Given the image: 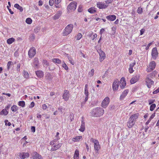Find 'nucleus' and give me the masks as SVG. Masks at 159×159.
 Here are the masks:
<instances>
[{"label": "nucleus", "instance_id": "obj_20", "mask_svg": "<svg viewBox=\"0 0 159 159\" xmlns=\"http://www.w3.org/2000/svg\"><path fill=\"white\" fill-rule=\"evenodd\" d=\"M129 92V90L128 89L125 90L120 95V99L121 100H123L124 98L126 96Z\"/></svg>", "mask_w": 159, "mask_h": 159}, {"label": "nucleus", "instance_id": "obj_40", "mask_svg": "<svg viewBox=\"0 0 159 159\" xmlns=\"http://www.w3.org/2000/svg\"><path fill=\"white\" fill-rule=\"evenodd\" d=\"M156 107V105L155 104H152L151 105L150 107V110L151 111H153Z\"/></svg>", "mask_w": 159, "mask_h": 159}, {"label": "nucleus", "instance_id": "obj_4", "mask_svg": "<svg viewBox=\"0 0 159 159\" xmlns=\"http://www.w3.org/2000/svg\"><path fill=\"white\" fill-rule=\"evenodd\" d=\"M110 102V99L109 97H106L102 101L101 106L104 108H106L108 106Z\"/></svg>", "mask_w": 159, "mask_h": 159}, {"label": "nucleus", "instance_id": "obj_16", "mask_svg": "<svg viewBox=\"0 0 159 159\" xmlns=\"http://www.w3.org/2000/svg\"><path fill=\"white\" fill-rule=\"evenodd\" d=\"M32 156L34 159H43L41 156L36 152H33Z\"/></svg>", "mask_w": 159, "mask_h": 159}, {"label": "nucleus", "instance_id": "obj_43", "mask_svg": "<svg viewBox=\"0 0 159 159\" xmlns=\"http://www.w3.org/2000/svg\"><path fill=\"white\" fill-rule=\"evenodd\" d=\"M62 66L66 70L68 69V67L65 63L62 64Z\"/></svg>", "mask_w": 159, "mask_h": 159}, {"label": "nucleus", "instance_id": "obj_37", "mask_svg": "<svg viewBox=\"0 0 159 159\" xmlns=\"http://www.w3.org/2000/svg\"><path fill=\"white\" fill-rule=\"evenodd\" d=\"M94 70L93 69H92L91 70V71L89 72L88 73V75L89 77H92V76L94 74Z\"/></svg>", "mask_w": 159, "mask_h": 159}, {"label": "nucleus", "instance_id": "obj_33", "mask_svg": "<svg viewBox=\"0 0 159 159\" xmlns=\"http://www.w3.org/2000/svg\"><path fill=\"white\" fill-rule=\"evenodd\" d=\"M13 62L11 61H9L8 62L7 65V69L8 70H9L11 67V66L13 65Z\"/></svg>", "mask_w": 159, "mask_h": 159}, {"label": "nucleus", "instance_id": "obj_6", "mask_svg": "<svg viewBox=\"0 0 159 159\" xmlns=\"http://www.w3.org/2000/svg\"><path fill=\"white\" fill-rule=\"evenodd\" d=\"M94 147L95 153L97 154H99L98 151L101 149V146L98 141L95 142Z\"/></svg>", "mask_w": 159, "mask_h": 159}, {"label": "nucleus", "instance_id": "obj_34", "mask_svg": "<svg viewBox=\"0 0 159 159\" xmlns=\"http://www.w3.org/2000/svg\"><path fill=\"white\" fill-rule=\"evenodd\" d=\"M18 104L19 106L24 107L25 106V102L24 101H20L19 102Z\"/></svg>", "mask_w": 159, "mask_h": 159}, {"label": "nucleus", "instance_id": "obj_30", "mask_svg": "<svg viewBox=\"0 0 159 159\" xmlns=\"http://www.w3.org/2000/svg\"><path fill=\"white\" fill-rule=\"evenodd\" d=\"M8 113V112L7 111L6 109H4L2 110L0 112L1 115H7Z\"/></svg>", "mask_w": 159, "mask_h": 159}, {"label": "nucleus", "instance_id": "obj_32", "mask_svg": "<svg viewBox=\"0 0 159 159\" xmlns=\"http://www.w3.org/2000/svg\"><path fill=\"white\" fill-rule=\"evenodd\" d=\"M52 61L54 63H56L58 64L61 63V61L58 58H54L52 59Z\"/></svg>", "mask_w": 159, "mask_h": 159}, {"label": "nucleus", "instance_id": "obj_26", "mask_svg": "<svg viewBox=\"0 0 159 159\" xmlns=\"http://www.w3.org/2000/svg\"><path fill=\"white\" fill-rule=\"evenodd\" d=\"M36 74L38 77L41 78L43 76V72L41 71H37L36 72Z\"/></svg>", "mask_w": 159, "mask_h": 159}, {"label": "nucleus", "instance_id": "obj_25", "mask_svg": "<svg viewBox=\"0 0 159 159\" xmlns=\"http://www.w3.org/2000/svg\"><path fill=\"white\" fill-rule=\"evenodd\" d=\"M85 129V123L84 120H82L80 128L79 129L80 131L83 132L84 131Z\"/></svg>", "mask_w": 159, "mask_h": 159}, {"label": "nucleus", "instance_id": "obj_1", "mask_svg": "<svg viewBox=\"0 0 159 159\" xmlns=\"http://www.w3.org/2000/svg\"><path fill=\"white\" fill-rule=\"evenodd\" d=\"M104 113V110L101 107H97L93 109L90 112L91 116L94 117H100Z\"/></svg>", "mask_w": 159, "mask_h": 159}, {"label": "nucleus", "instance_id": "obj_31", "mask_svg": "<svg viewBox=\"0 0 159 159\" xmlns=\"http://www.w3.org/2000/svg\"><path fill=\"white\" fill-rule=\"evenodd\" d=\"M15 41V39L13 38H11L7 39V43L8 44H11Z\"/></svg>", "mask_w": 159, "mask_h": 159}, {"label": "nucleus", "instance_id": "obj_39", "mask_svg": "<svg viewBox=\"0 0 159 159\" xmlns=\"http://www.w3.org/2000/svg\"><path fill=\"white\" fill-rule=\"evenodd\" d=\"M25 21L28 24H30L32 22V20L31 18H28L26 19Z\"/></svg>", "mask_w": 159, "mask_h": 159}, {"label": "nucleus", "instance_id": "obj_14", "mask_svg": "<svg viewBox=\"0 0 159 159\" xmlns=\"http://www.w3.org/2000/svg\"><path fill=\"white\" fill-rule=\"evenodd\" d=\"M140 75H137L133 77L130 80V82L131 84H133L138 81Z\"/></svg>", "mask_w": 159, "mask_h": 159}, {"label": "nucleus", "instance_id": "obj_11", "mask_svg": "<svg viewBox=\"0 0 159 159\" xmlns=\"http://www.w3.org/2000/svg\"><path fill=\"white\" fill-rule=\"evenodd\" d=\"M18 157L21 159H24L29 157V154L27 152H19L17 154Z\"/></svg>", "mask_w": 159, "mask_h": 159}, {"label": "nucleus", "instance_id": "obj_2", "mask_svg": "<svg viewBox=\"0 0 159 159\" xmlns=\"http://www.w3.org/2000/svg\"><path fill=\"white\" fill-rule=\"evenodd\" d=\"M139 116L138 114H135L130 116L127 124V126L129 128H131L134 125L136 120L138 118Z\"/></svg>", "mask_w": 159, "mask_h": 159}, {"label": "nucleus", "instance_id": "obj_23", "mask_svg": "<svg viewBox=\"0 0 159 159\" xmlns=\"http://www.w3.org/2000/svg\"><path fill=\"white\" fill-rule=\"evenodd\" d=\"M106 18L109 20L113 21L116 19V16L115 15L107 16Z\"/></svg>", "mask_w": 159, "mask_h": 159}, {"label": "nucleus", "instance_id": "obj_59", "mask_svg": "<svg viewBox=\"0 0 159 159\" xmlns=\"http://www.w3.org/2000/svg\"><path fill=\"white\" fill-rule=\"evenodd\" d=\"M145 31V30L144 29H142L140 30V35H141L143 34Z\"/></svg>", "mask_w": 159, "mask_h": 159}, {"label": "nucleus", "instance_id": "obj_55", "mask_svg": "<svg viewBox=\"0 0 159 159\" xmlns=\"http://www.w3.org/2000/svg\"><path fill=\"white\" fill-rule=\"evenodd\" d=\"M112 30L113 31L112 33L114 34L116 33V28L115 27H112Z\"/></svg>", "mask_w": 159, "mask_h": 159}, {"label": "nucleus", "instance_id": "obj_46", "mask_svg": "<svg viewBox=\"0 0 159 159\" xmlns=\"http://www.w3.org/2000/svg\"><path fill=\"white\" fill-rule=\"evenodd\" d=\"M155 101V100L150 99L148 100L149 104L151 105L152 103L154 102Z\"/></svg>", "mask_w": 159, "mask_h": 159}, {"label": "nucleus", "instance_id": "obj_10", "mask_svg": "<svg viewBox=\"0 0 159 159\" xmlns=\"http://www.w3.org/2000/svg\"><path fill=\"white\" fill-rule=\"evenodd\" d=\"M97 6L99 9H103L106 8L108 5L105 4L104 2H99L97 3Z\"/></svg>", "mask_w": 159, "mask_h": 159}, {"label": "nucleus", "instance_id": "obj_24", "mask_svg": "<svg viewBox=\"0 0 159 159\" xmlns=\"http://www.w3.org/2000/svg\"><path fill=\"white\" fill-rule=\"evenodd\" d=\"M61 14V12L60 11H58L57 13L54 16L53 18L54 20H57L59 18Z\"/></svg>", "mask_w": 159, "mask_h": 159}, {"label": "nucleus", "instance_id": "obj_61", "mask_svg": "<svg viewBox=\"0 0 159 159\" xmlns=\"http://www.w3.org/2000/svg\"><path fill=\"white\" fill-rule=\"evenodd\" d=\"M43 2L41 1H39V5L40 6L42 5Z\"/></svg>", "mask_w": 159, "mask_h": 159}, {"label": "nucleus", "instance_id": "obj_44", "mask_svg": "<svg viewBox=\"0 0 159 159\" xmlns=\"http://www.w3.org/2000/svg\"><path fill=\"white\" fill-rule=\"evenodd\" d=\"M54 2L53 0H50L49 2V5L51 6H52L53 5Z\"/></svg>", "mask_w": 159, "mask_h": 159}, {"label": "nucleus", "instance_id": "obj_47", "mask_svg": "<svg viewBox=\"0 0 159 159\" xmlns=\"http://www.w3.org/2000/svg\"><path fill=\"white\" fill-rule=\"evenodd\" d=\"M59 133L58 132L57 133L56 135V137L57 138L56 140V139L57 140L60 139V138L59 136Z\"/></svg>", "mask_w": 159, "mask_h": 159}, {"label": "nucleus", "instance_id": "obj_38", "mask_svg": "<svg viewBox=\"0 0 159 159\" xmlns=\"http://www.w3.org/2000/svg\"><path fill=\"white\" fill-rule=\"evenodd\" d=\"M82 35L81 34L79 33L77 36H75V38L77 40L80 39L82 37Z\"/></svg>", "mask_w": 159, "mask_h": 159}, {"label": "nucleus", "instance_id": "obj_35", "mask_svg": "<svg viewBox=\"0 0 159 159\" xmlns=\"http://www.w3.org/2000/svg\"><path fill=\"white\" fill-rule=\"evenodd\" d=\"M82 138V136H76L75 137L73 138V141H79Z\"/></svg>", "mask_w": 159, "mask_h": 159}, {"label": "nucleus", "instance_id": "obj_64", "mask_svg": "<svg viewBox=\"0 0 159 159\" xmlns=\"http://www.w3.org/2000/svg\"><path fill=\"white\" fill-rule=\"evenodd\" d=\"M10 106H11V105H8L6 107H5V109H6V110H8V109H9L10 107Z\"/></svg>", "mask_w": 159, "mask_h": 159}, {"label": "nucleus", "instance_id": "obj_58", "mask_svg": "<svg viewBox=\"0 0 159 159\" xmlns=\"http://www.w3.org/2000/svg\"><path fill=\"white\" fill-rule=\"evenodd\" d=\"M55 140L56 139H55L54 140H53V141H51L50 143V145H53L54 144Z\"/></svg>", "mask_w": 159, "mask_h": 159}, {"label": "nucleus", "instance_id": "obj_12", "mask_svg": "<svg viewBox=\"0 0 159 159\" xmlns=\"http://www.w3.org/2000/svg\"><path fill=\"white\" fill-rule=\"evenodd\" d=\"M70 96V94L69 91L66 90H65L62 96L63 99H64L65 101H67L68 100Z\"/></svg>", "mask_w": 159, "mask_h": 159}, {"label": "nucleus", "instance_id": "obj_54", "mask_svg": "<svg viewBox=\"0 0 159 159\" xmlns=\"http://www.w3.org/2000/svg\"><path fill=\"white\" fill-rule=\"evenodd\" d=\"M47 108V106L46 104H43L42 106V108L43 110H45Z\"/></svg>", "mask_w": 159, "mask_h": 159}, {"label": "nucleus", "instance_id": "obj_63", "mask_svg": "<svg viewBox=\"0 0 159 159\" xmlns=\"http://www.w3.org/2000/svg\"><path fill=\"white\" fill-rule=\"evenodd\" d=\"M43 62L44 64H46L47 66L48 65V63L47 62V61L44 60H43Z\"/></svg>", "mask_w": 159, "mask_h": 159}, {"label": "nucleus", "instance_id": "obj_45", "mask_svg": "<svg viewBox=\"0 0 159 159\" xmlns=\"http://www.w3.org/2000/svg\"><path fill=\"white\" fill-rule=\"evenodd\" d=\"M69 60L70 62V63L72 64V65H74V62L73 60V59L71 57L69 58Z\"/></svg>", "mask_w": 159, "mask_h": 159}, {"label": "nucleus", "instance_id": "obj_56", "mask_svg": "<svg viewBox=\"0 0 159 159\" xmlns=\"http://www.w3.org/2000/svg\"><path fill=\"white\" fill-rule=\"evenodd\" d=\"M90 141L93 142L94 144L95 143V142L98 141V140L96 139H93V138H91V139H90Z\"/></svg>", "mask_w": 159, "mask_h": 159}, {"label": "nucleus", "instance_id": "obj_9", "mask_svg": "<svg viewBox=\"0 0 159 159\" xmlns=\"http://www.w3.org/2000/svg\"><path fill=\"white\" fill-rule=\"evenodd\" d=\"M119 86V81L118 80H116L113 82L112 84V88L114 91L117 90Z\"/></svg>", "mask_w": 159, "mask_h": 159}, {"label": "nucleus", "instance_id": "obj_21", "mask_svg": "<svg viewBox=\"0 0 159 159\" xmlns=\"http://www.w3.org/2000/svg\"><path fill=\"white\" fill-rule=\"evenodd\" d=\"M62 144L61 143H59L58 144L55 145L52 147L51 149V150L52 151H54L57 150L59 149L62 146Z\"/></svg>", "mask_w": 159, "mask_h": 159}, {"label": "nucleus", "instance_id": "obj_60", "mask_svg": "<svg viewBox=\"0 0 159 159\" xmlns=\"http://www.w3.org/2000/svg\"><path fill=\"white\" fill-rule=\"evenodd\" d=\"M97 36V35L96 34H95L93 35V38L92 39L93 40H94V39L96 38Z\"/></svg>", "mask_w": 159, "mask_h": 159}, {"label": "nucleus", "instance_id": "obj_36", "mask_svg": "<svg viewBox=\"0 0 159 159\" xmlns=\"http://www.w3.org/2000/svg\"><path fill=\"white\" fill-rule=\"evenodd\" d=\"M11 109L13 111L15 112L18 110V107L14 105L11 107Z\"/></svg>", "mask_w": 159, "mask_h": 159}, {"label": "nucleus", "instance_id": "obj_7", "mask_svg": "<svg viewBox=\"0 0 159 159\" xmlns=\"http://www.w3.org/2000/svg\"><path fill=\"white\" fill-rule=\"evenodd\" d=\"M36 51L35 48L33 47L31 48L28 52V55L30 58H32L36 54Z\"/></svg>", "mask_w": 159, "mask_h": 159}, {"label": "nucleus", "instance_id": "obj_5", "mask_svg": "<svg viewBox=\"0 0 159 159\" xmlns=\"http://www.w3.org/2000/svg\"><path fill=\"white\" fill-rule=\"evenodd\" d=\"M156 63L154 61H152L149 64L148 68L147 69V71L149 72L155 68Z\"/></svg>", "mask_w": 159, "mask_h": 159}, {"label": "nucleus", "instance_id": "obj_13", "mask_svg": "<svg viewBox=\"0 0 159 159\" xmlns=\"http://www.w3.org/2000/svg\"><path fill=\"white\" fill-rule=\"evenodd\" d=\"M146 81L147 84V86L148 88H150L151 85L154 84V81L149 78L148 75L147 77Z\"/></svg>", "mask_w": 159, "mask_h": 159}, {"label": "nucleus", "instance_id": "obj_27", "mask_svg": "<svg viewBox=\"0 0 159 159\" xmlns=\"http://www.w3.org/2000/svg\"><path fill=\"white\" fill-rule=\"evenodd\" d=\"M88 11L91 14L94 13L96 11V8L94 7H91L88 10Z\"/></svg>", "mask_w": 159, "mask_h": 159}, {"label": "nucleus", "instance_id": "obj_17", "mask_svg": "<svg viewBox=\"0 0 159 159\" xmlns=\"http://www.w3.org/2000/svg\"><path fill=\"white\" fill-rule=\"evenodd\" d=\"M120 82L121 84L120 85V87L121 89H124L126 85V82L125 80V78L123 77L120 80Z\"/></svg>", "mask_w": 159, "mask_h": 159}, {"label": "nucleus", "instance_id": "obj_53", "mask_svg": "<svg viewBox=\"0 0 159 159\" xmlns=\"http://www.w3.org/2000/svg\"><path fill=\"white\" fill-rule=\"evenodd\" d=\"M159 92V87L156 90L153 91V94H155L157 93H158Z\"/></svg>", "mask_w": 159, "mask_h": 159}, {"label": "nucleus", "instance_id": "obj_42", "mask_svg": "<svg viewBox=\"0 0 159 159\" xmlns=\"http://www.w3.org/2000/svg\"><path fill=\"white\" fill-rule=\"evenodd\" d=\"M143 9L142 8L139 7L138 8L137 10V12L139 14H141L142 12Z\"/></svg>", "mask_w": 159, "mask_h": 159}, {"label": "nucleus", "instance_id": "obj_8", "mask_svg": "<svg viewBox=\"0 0 159 159\" xmlns=\"http://www.w3.org/2000/svg\"><path fill=\"white\" fill-rule=\"evenodd\" d=\"M151 54L152 58L153 60H155L158 55V53L156 48H154L152 49Z\"/></svg>", "mask_w": 159, "mask_h": 159}, {"label": "nucleus", "instance_id": "obj_18", "mask_svg": "<svg viewBox=\"0 0 159 159\" xmlns=\"http://www.w3.org/2000/svg\"><path fill=\"white\" fill-rule=\"evenodd\" d=\"M100 56V62L102 61L105 58V54L104 52L100 51L99 52Z\"/></svg>", "mask_w": 159, "mask_h": 159}, {"label": "nucleus", "instance_id": "obj_52", "mask_svg": "<svg viewBox=\"0 0 159 159\" xmlns=\"http://www.w3.org/2000/svg\"><path fill=\"white\" fill-rule=\"evenodd\" d=\"M34 102H32L29 106L30 108H32L34 106Z\"/></svg>", "mask_w": 159, "mask_h": 159}, {"label": "nucleus", "instance_id": "obj_3", "mask_svg": "<svg viewBox=\"0 0 159 159\" xmlns=\"http://www.w3.org/2000/svg\"><path fill=\"white\" fill-rule=\"evenodd\" d=\"M73 25L72 24L68 25L65 28V31L63 33V35L66 36L70 33L73 29Z\"/></svg>", "mask_w": 159, "mask_h": 159}, {"label": "nucleus", "instance_id": "obj_51", "mask_svg": "<svg viewBox=\"0 0 159 159\" xmlns=\"http://www.w3.org/2000/svg\"><path fill=\"white\" fill-rule=\"evenodd\" d=\"M84 94L85 95V96H89V92L88 91V89L84 90Z\"/></svg>", "mask_w": 159, "mask_h": 159}, {"label": "nucleus", "instance_id": "obj_50", "mask_svg": "<svg viewBox=\"0 0 159 159\" xmlns=\"http://www.w3.org/2000/svg\"><path fill=\"white\" fill-rule=\"evenodd\" d=\"M31 131L32 132L34 133L35 131V128L34 126H31Z\"/></svg>", "mask_w": 159, "mask_h": 159}, {"label": "nucleus", "instance_id": "obj_22", "mask_svg": "<svg viewBox=\"0 0 159 159\" xmlns=\"http://www.w3.org/2000/svg\"><path fill=\"white\" fill-rule=\"evenodd\" d=\"M135 61H134L133 63L130 64L129 70L130 73H132L134 72V70H133V67L135 65Z\"/></svg>", "mask_w": 159, "mask_h": 159}, {"label": "nucleus", "instance_id": "obj_49", "mask_svg": "<svg viewBox=\"0 0 159 159\" xmlns=\"http://www.w3.org/2000/svg\"><path fill=\"white\" fill-rule=\"evenodd\" d=\"M61 1V0H55V3L56 4L58 5L60 3Z\"/></svg>", "mask_w": 159, "mask_h": 159}, {"label": "nucleus", "instance_id": "obj_29", "mask_svg": "<svg viewBox=\"0 0 159 159\" xmlns=\"http://www.w3.org/2000/svg\"><path fill=\"white\" fill-rule=\"evenodd\" d=\"M14 7L17 8L18 9L20 10V11H23L22 7L18 4H15L14 5Z\"/></svg>", "mask_w": 159, "mask_h": 159}, {"label": "nucleus", "instance_id": "obj_57", "mask_svg": "<svg viewBox=\"0 0 159 159\" xmlns=\"http://www.w3.org/2000/svg\"><path fill=\"white\" fill-rule=\"evenodd\" d=\"M155 113H153L152 114V115L150 117L149 119H151V120L155 116Z\"/></svg>", "mask_w": 159, "mask_h": 159}, {"label": "nucleus", "instance_id": "obj_19", "mask_svg": "<svg viewBox=\"0 0 159 159\" xmlns=\"http://www.w3.org/2000/svg\"><path fill=\"white\" fill-rule=\"evenodd\" d=\"M38 59L37 58H34L33 63V67L34 68H38L39 66Z\"/></svg>", "mask_w": 159, "mask_h": 159}, {"label": "nucleus", "instance_id": "obj_41", "mask_svg": "<svg viewBox=\"0 0 159 159\" xmlns=\"http://www.w3.org/2000/svg\"><path fill=\"white\" fill-rule=\"evenodd\" d=\"M23 74L24 77L27 78L29 77V74L27 72L24 71L23 72Z\"/></svg>", "mask_w": 159, "mask_h": 159}, {"label": "nucleus", "instance_id": "obj_62", "mask_svg": "<svg viewBox=\"0 0 159 159\" xmlns=\"http://www.w3.org/2000/svg\"><path fill=\"white\" fill-rule=\"evenodd\" d=\"M104 29H102L100 31V34H102L104 31Z\"/></svg>", "mask_w": 159, "mask_h": 159}, {"label": "nucleus", "instance_id": "obj_28", "mask_svg": "<svg viewBox=\"0 0 159 159\" xmlns=\"http://www.w3.org/2000/svg\"><path fill=\"white\" fill-rule=\"evenodd\" d=\"M79 151L77 149H76L75 151L74 159H79Z\"/></svg>", "mask_w": 159, "mask_h": 159}, {"label": "nucleus", "instance_id": "obj_15", "mask_svg": "<svg viewBox=\"0 0 159 159\" xmlns=\"http://www.w3.org/2000/svg\"><path fill=\"white\" fill-rule=\"evenodd\" d=\"M76 3L75 2H73L68 6V9L74 10L76 8Z\"/></svg>", "mask_w": 159, "mask_h": 159}, {"label": "nucleus", "instance_id": "obj_48", "mask_svg": "<svg viewBox=\"0 0 159 159\" xmlns=\"http://www.w3.org/2000/svg\"><path fill=\"white\" fill-rule=\"evenodd\" d=\"M153 44V42H151L150 43H149L148 44V46H147V47L146 48V50H148L149 48V47H150V46Z\"/></svg>", "mask_w": 159, "mask_h": 159}]
</instances>
